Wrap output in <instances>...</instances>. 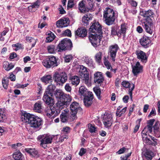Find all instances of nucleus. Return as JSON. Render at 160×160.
Returning a JSON list of instances; mask_svg holds the SVG:
<instances>
[{"label":"nucleus","instance_id":"bf43d9fd","mask_svg":"<svg viewBox=\"0 0 160 160\" xmlns=\"http://www.w3.org/2000/svg\"><path fill=\"white\" fill-rule=\"evenodd\" d=\"M128 3H129L132 6L136 7L137 6V2L133 0H128Z\"/></svg>","mask_w":160,"mask_h":160},{"label":"nucleus","instance_id":"e2e57ef3","mask_svg":"<svg viewBox=\"0 0 160 160\" xmlns=\"http://www.w3.org/2000/svg\"><path fill=\"white\" fill-rule=\"evenodd\" d=\"M65 90L68 92H70L71 91L72 88L70 85L69 83H67L65 86Z\"/></svg>","mask_w":160,"mask_h":160},{"label":"nucleus","instance_id":"1a4fd4ad","mask_svg":"<svg viewBox=\"0 0 160 160\" xmlns=\"http://www.w3.org/2000/svg\"><path fill=\"white\" fill-rule=\"evenodd\" d=\"M38 141L40 142V145L44 148L47 147V144L51 143L52 138L51 136L46 135H39L37 138Z\"/></svg>","mask_w":160,"mask_h":160},{"label":"nucleus","instance_id":"ea45409f","mask_svg":"<svg viewBox=\"0 0 160 160\" xmlns=\"http://www.w3.org/2000/svg\"><path fill=\"white\" fill-rule=\"evenodd\" d=\"M79 93L81 94V95L83 96H86V93L88 92L87 91V88L83 86H81L79 89Z\"/></svg>","mask_w":160,"mask_h":160},{"label":"nucleus","instance_id":"79ce46f5","mask_svg":"<svg viewBox=\"0 0 160 160\" xmlns=\"http://www.w3.org/2000/svg\"><path fill=\"white\" fill-rule=\"evenodd\" d=\"M152 132V128L151 126L147 125L145 127L142 132V134H147V133H151Z\"/></svg>","mask_w":160,"mask_h":160},{"label":"nucleus","instance_id":"2eb2a0df","mask_svg":"<svg viewBox=\"0 0 160 160\" xmlns=\"http://www.w3.org/2000/svg\"><path fill=\"white\" fill-rule=\"evenodd\" d=\"M93 99V95L92 92H88L87 94L84 98V102L85 105L86 107H89L92 103V100Z\"/></svg>","mask_w":160,"mask_h":160},{"label":"nucleus","instance_id":"37998d69","mask_svg":"<svg viewBox=\"0 0 160 160\" xmlns=\"http://www.w3.org/2000/svg\"><path fill=\"white\" fill-rule=\"evenodd\" d=\"M26 39L27 42L31 43L32 47L34 46L36 43V41L35 39L30 37H26Z\"/></svg>","mask_w":160,"mask_h":160},{"label":"nucleus","instance_id":"2f4dec72","mask_svg":"<svg viewBox=\"0 0 160 160\" xmlns=\"http://www.w3.org/2000/svg\"><path fill=\"white\" fill-rule=\"evenodd\" d=\"M92 16L91 14H85L82 18V21L83 23L87 25L88 24V21L92 19Z\"/></svg>","mask_w":160,"mask_h":160},{"label":"nucleus","instance_id":"338daca9","mask_svg":"<svg viewBox=\"0 0 160 160\" xmlns=\"http://www.w3.org/2000/svg\"><path fill=\"white\" fill-rule=\"evenodd\" d=\"M132 87L131 88H129V94L130 95L131 98H132V91L134 89L135 87V85L133 83H132Z\"/></svg>","mask_w":160,"mask_h":160},{"label":"nucleus","instance_id":"13d9d810","mask_svg":"<svg viewBox=\"0 0 160 160\" xmlns=\"http://www.w3.org/2000/svg\"><path fill=\"white\" fill-rule=\"evenodd\" d=\"M88 127L89 129V131L91 132H95L96 131V128L95 127L91 124H89Z\"/></svg>","mask_w":160,"mask_h":160},{"label":"nucleus","instance_id":"6ab92c4d","mask_svg":"<svg viewBox=\"0 0 160 160\" xmlns=\"http://www.w3.org/2000/svg\"><path fill=\"white\" fill-rule=\"evenodd\" d=\"M132 72L134 76H137L142 70V67L141 65L139 62H137L135 65L132 66Z\"/></svg>","mask_w":160,"mask_h":160},{"label":"nucleus","instance_id":"5701e85b","mask_svg":"<svg viewBox=\"0 0 160 160\" xmlns=\"http://www.w3.org/2000/svg\"><path fill=\"white\" fill-rule=\"evenodd\" d=\"M78 9L80 12L81 13H85L88 12L90 8L85 6V4L83 1H80L78 4Z\"/></svg>","mask_w":160,"mask_h":160},{"label":"nucleus","instance_id":"9b49d317","mask_svg":"<svg viewBox=\"0 0 160 160\" xmlns=\"http://www.w3.org/2000/svg\"><path fill=\"white\" fill-rule=\"evenodd\" d=\"M119 49V48L117 44L111 45L109 48L108 53L113 62L116 60L117 53Z\"/></svg>","mask_w":160,"mask_h":160},{"label":"nucleus","instance_id":"dca6fc26","mask_svg":"<svg viewBox=\"0 0 160 160\" xmlns=\"http://www.w3.org/2000/svg\"><path fill=\"white\" fill-rule=\"evenodd\" d=\"M69 21L68 18H63L57 21V26L58 28L64 27L67 26L69 24Z\"/></svg>","mask_w":160,"mask_h":160},{"label":"nucleus","instance_id":"052dcab7","mask_svg":"<svg viewBox=\"0 0 160 160\" xmlns=\"http://www.w3.org/2000/svg\"><path fill=\"white\" fill-rule=\"evenodd\" d=\"M151 137L152 141V145L155 146L158 144V141L157 139L150 135L149 136Z\"/></svg>","mask_w":160,"mask_h":160},{"label":"nucleus","instance_id":"f8f14e48","mask_svg":"<svg viewBox=\"0 0 160 160\" xmlns=\"http://www.w3.org/2000/svg\"><path fill=\"white\" fill-rule=\"evenodd\" d=\"M90 33H98L102 34V27L98 22H95L92 23L89 29Z\"/></svg>","mask_w":160,"mask_h":160},{"label":"nucleus","instance_id":"bb28decb","mask_svg":"<svg viewBox=\"0 0 160 160\" xmlns=\"http://www.w3.org/2000/svg\"><path fill=\"white\" fill-rule=\"evenodd\" d=\"M159 123L158 122L155 123L153 126V132L155 134V135L157 137H160V132L159 131Z\"/></svg>","mask_w":160,"mask_h":160},{"label":"nucleus","instance_id":"ddd939ff","mask_svg":"<svg viewBox=\"0 0 160 160\" xmlns=\"http://www.w3.org/2000/svg\"><path fill=\"white\" fill-rule=\"evenodd\" d=\"M54 107H47L45 109V112L48 117L54 118L58 115L59 110L57 111Z\"/></svg>","mask_w":160,"mask_h":160},{"label":"nucleus","instance_id":"412c9836","mask_svg":"<svg viewBox=\"0 0 160 160\" xmlns=\"http://www.w3.org/2000/svg\"><path fill=\"white\" fill-rule=\"evenodd\" d=\"M87 30L84 28H78L75 32V35L81 38H84L87 35Z\"/></svg>","mask_w":160,"mask_h":160},{"label":"nucleus","instance_id":"a18cd8bd","mask_svg":"<svg viewBox=\"0 0 160 160\" xmlns=\"http://www.w3.org/2000/svg\"><path fill=\"white\" fill-rule=\"evenodd\" d=\"M55 38V36L53 33H51L49 34H48V36L46 38V42H49L52 41Z\"/></svg>","mask_w":160,"mask_h":160},{"label":"nucleus","instance_id":"4be33fe9","mask_svg":"<svg viewBox=\"0 0 160 160\" xmlns=\"http://www.w3.org/2000/svg\"><path fill=\"white\" fill-rule=\"evenodd\" d=\"M136 53L138 59L141 60L142 62H146L147 60V58L146 53L145 52L140 50L136 51Z\"/></svg>","mask_w":160,"mask_h":160},{"label":"nucleus","instance_id":"b1692460","mask_svg":"<svg viewBox=\"0 0 160 160\" xmlns=\"http://www.w3.org/2000/svg\"><path fill=\"white\" fill-rule=\"evenodd\" d=\"M25 150L32 157L37 158L39 156L38 151L35 148H26Z\"/></svg>","mask_w":160,"mask_h":160},{"label":"nucleus","instance_id":"7ed1b4c3","mask_svg":"<svg viewBox=\"0 0 160 160\" xmlns=\"http://www.w3.org/2000/svg\"><path fill=\"white\" fill-rule=\"evenodd\" d=\"M103 17L105 23L108 25H112L114 23L116 17L115 12L110 8H106L103 12Z\"/></svg>","mask_w":160,"mask_h":160},{"label":"nucleus","instance_id":"f704fd0d","mask_svg":"<svg viewBox=\"0 0 160 160\" xmlns=\"http://www.w3.org/2000/svg\"><path fill=\"white\" fill-rule=\"evenodd\" d=\"M122 107H118L117 110L116 115L117 116H118L119 117H120L122 114H124L127 110V108L126 107H124L121 110Z\"/></svg>","mask_w":160,"mask_h":160},{"label":"nucleus","instance_id":"20e7f679","mask_svg":"<svg viewBox=\"0 0 160 160\" xmlns=\"http://www.w3.org/2000/svg\"><path fill=\"white\" fill-rule=\"evenodd\" d=\"M55 88L56 87L52 84L49 85L46 88L42 98L46 104L49 105L53 103L54 100L51 96H52Z\"/></svg>","mask_w":160,"mask_h":160},{"label":"nucleus","instance_id":"423d86ee","mask_svg":"<svg viewBox=\"0 0 160 160\" xmlns=\"http://www.w3.org/2000/svg\"><path fill=\"white\" fill-rule=\"evenodd\" d=\"M126 29V26L122 24L121 25L120 29L117 26L112 27L111 28V35L113 36L117 35L119 37H120L121 35H122L124 37H125Z\"/></svg>","mask_w":160,"mask_h":160},{"label":"nucleus","instance_id":"5fc2aeb1","mask_svg":"<svg viewBox=\"0 0 160 160\" xmlns=\"http://www.w3.org/2000/svg\"><path fill=\"white\" fill-rule=\"evenodd\" d=\"M122 85L123 87L125 88H130V86H132V84L128 82L127 81H123L122 82Z\"/></svg>","mask_w":160,"mask_h":160},{"label":"nucleus","instance_id":"f257e3e1","mask_svg":"<svg viewBox=\"0 0 160 160\" xmlns=\"http://www.w3.org/2000/svg\"><path fill=\"white\" fill-rule=\"evenodd\" d=\"M22 121L27 122L33 128H38L42 124L41 119L38 117L29 113H25L22 116Z\"/></svg>","mask_w":160,"mask_h":160},{"label":"nucleus","instance_id":"3c124183","mask_svg":"<svg viewBox=\"0 0 160 160\" xmlns=\"http://www.w3.org/2000/svg\"><path fill=\"white\" fill-rule=\"evenodd\" d=\"M48 52L50 53H53L55 52V47L53 45H50L47 47Z\"/></svg>","mask_w":160,"mask_h":160},{"label":"nucleus","instance_id":"72a5a7b5","mask_svg":"<svg viewBox=\"0 0 160 160\" xmlns=\"http://www.w3.org/2000/svg\"><path fill=\"white\" fill-rule=\"evenodd\" d=\"M144 155L146 159L148 160H152L154 156L153 152L150 150H146Z\"/></svg>","mask_w":160,"mask_h":160},{"label":"nucleus","instance_id":"cd10ccee","mask_svg":"<svg viewBox=\"0 0 160 160\" xmlns=\"http://www.w3.org/2000/svg\"><path fill=\"white\" fill-rule=\"evenodd\" d=\"M42 103L41 102H38L34 104L33 110L36 112L40 113L41 112Z\"/></svg>","mask_w":160,"mask_h":160},{"label":"nucleus","instance_id":"680f3d73","mask_svg":"<svg viewBox=\"0 0 160 160\" xmlns=\"http://www.w3.org/2000/svg\"><path fill=\"white\" fill-rule=\"evenodd\" d=\"M31 6L34 8H38L40 6V3L38 0L34 2Z\"/></svg>","mask_w":160,"mask_h":160},{"label":"nucleus","instance_id":"4468645a","mask_svg":"<svg viewBox=\"0 0 160 160\" xmlns=\"http://www.w3.org/2000/svg\"><path fill=\"white\" fill-rule=\"evenodd\" d=\"M113 122L112 117L111 114L105 113L103 116L102 122L106 128L111 127Z\"/></svg>","mask_w":160,"mask_h":160},{"label":"nucleus","instance_id":"a211bd4d","mask_svg":"<svg viewBox=\"0 0 160 160\" xmlns=\"http://www.w3.org/2000/svg\"><path fill=\"white\" fill-rule=\"evenodd\" d=\"M94 82L97 84H101L104 81V78L100 72H98L94 74Z\"/></svg>","mask_w":160,"mask_h":160},{"label":"nucleus","instance_id":"aec40b11","mask_svg":"<svg viewBox=\"0 0 160 160\" xmlns=\"http://www.w3.org/2000/svg\"><path fill=\"white\" fill-rule=\"evenodd\" d=\"M151 42L149 37L146 36H143L140 40V43L141 45L146 48L148 47Z\"/></svg>","mask_w":160,"mask_h":160},{"label":"nucleus","instance_id":"e433bc0d","mask_svg":"<svg viewBox=\"0 0 160 160\" xmlns=\"http://www.w3.org/2000/svg\"><path fill=\"white\" fill-rule=\"evenodd\" d=\"M65 94V93L61 90H56L55 96L56 98H59L61 100L62 98L63 99V98H64Z\"/></svg>","mask_w":160,"mask_h":160},{"label":"nucleus","instance_id":"f03ea898","mask_svg":"<svg viewBox=\"0 0 160 160\" xmlns=\"http://www.w3.org/2000/svg\"><path fill=\"white\" fill-rule=\"evenodd\" d=\"M153 14V12L150 10H149L148 11H143L142 15L144 17H146L144 20L143 27L145 28L146 31L151 34L152 33V29L153 27L152 20L150 17L152 18V16Z\"/></svg>","mask_w":160,"mask_h":160},{"label":"nucleus","instance_id":"58836bf2","mask_svg":"<svg viewBox=\"0 0 160 160\" xmlns=\"http://www.w3.org/2000/svg\"><path fill=\"white\" fill-rule=\"evenodd\" d=\"M43 65L47 68H51V66L50 64V59L49 57L47 58L44 59L42 62Z\"/></svg>","mask_w":160,"mask_h":160},{"label":"nucleus","instance_id":"9d476101","mask_svg":"<svg viewBox=\"0 0 160 160\" xmlns=\"http://www.w3.org/2000/svg\"><path fill=\"white\" fill-rule=\"evenodd\" d=\"M102 35L98 33H92L90 34L89 40L92 45L95 47H96L100 45Z\"/></svg>","mask_w":160,"mask_h":160},{"label":"nucleus","instance_id":"c756f323","mask_svg":"<svg viewBox=\"0 0 160 160\" xmlns=\"http://www.w3.org/2000/svg\"><path fill=\"white\" fill-rule=\"evenodd\" d=\"M14 66L12 63L10 64L7 61H4L3 63V67L4 69L7 71H9L12 69Z\"/></svg>","mask_w":160,"mask_h":160},{"label":"nucleus","instance_id":"473e14b6","mask_svg":"<svg viewBox=\"0 0 160 160\" xmlns=\"http://www.w3.org/2000/svg\"><path fill=\"white\" fill-rule=\"evenodd\" d=\"M52 77L51 75H47L42 77L41 78V80L42 82L47 84L49 83V82H52Z\"/></svg>","mask_w":160,"mask_h":160},{"label":"nucleus","instance_id":"c85d7f7f","mask_svg":"<svg viewBox=\"0 0 160 160\" xmlns=\"http://www.w3.org/2000/svg\"><path fill=\"white\" fill-rule=\"evenodd\" d=\"M49 57L51 67L57 66L58 65V64L56 57L53 56H50Z\"/></svg>","mask_w":160,"mask_h":160},{"label":"nucleus","instance_id":"393cba45","mask_svg":"<svg viewBox=\"0 0 160 160\" xmlns=\"http://www.w3.org/2000/svg\"><path fill=\"white\" fill-rule=\"evenodd\" d=\"M83 59L88 66L92 68L94 67V63L91 58L88 56H85L83 58Z\"/></svg>","mask_w":160,"mask_h":160},{"label":"nucleus","instance_id":"6e6552de","mask_svg":"<svg viewBox=\"0 0 160 160\" xmlns=\"http://www.w3.org/2000/svg\"><path fill=\"white\" fill-rule=\"evenodd\" d=\"M72 47V43L70 40L64 38L59 42L58 45V51L61 52L66 50H71Z\"/></svg>","mask_w":160,"mask_h":160},{"label":"nucleus","instance_id":"c03bdc74","mask_svg":"<svg viewBox=\"0 0 160 160\" xmlns=\"http://www.w3.org/2000/svg\"><path fill=\"white\" fill-rule=\"evenodd\" d=\"M103 62L104 65L108 69L110 68L112 69V67L110 63L106 57H104V58Z\"/></svg>","mask_w":160,"mask_h":160},{"label":"nucleus","instance_id":"603ef678","mask_svg":"<svg viewBox=\"0 0 160 160\" xmlns=\"http://www.w3.org/2000/svg\"><path fill=\"white\" fill-rule=\"evenodd\" d=\"M8 78H5L2 81V84L3 88L5 89H7L8 88Z\"/></svg>","mask_w":160,"mask_h":160},{"label":"nucleus","instance_id":"864d4df0","mask_svg":"<svg viewBox=\"0 0 160 160\" xmlns=\"http://www.w3.org/2000/svg\"><path fill=\"white\" fill-rule=\"evenodd\" d=\"M81 76L83 78V80L85 81V83L88 84L89 82V75L88 73L84 74L82 76Z\"/></svg>","mask_w":160,"mask_h":160},{"label":"nucleus","instance_id":"39448f33","mask_svg":"<svg viewBox=\"0 0 160 160\" xmlns=\"http://www.w3.org/2000/svg\"><path fill=\"white\" fill-rule=\"evenodd\" d=\"M71 117L72 120L77 118L76 114L82 112V109L79 103L77 102H73L70 106Z\"/></svg>","mask_w":160,"mask_h":160},{"label":"nucleus","instance_id":"0eeeda50","mask_svg":"<svg viewBox=\"0 0 160 160\" xmlns=\"http://www.w3.org/2000/svg\"><path fill=\"white\" fill-rule=\"evenodd\" d=\"M53 79L55 82L60 85H62L66 82L68 79L67 74L65 72H56L54 74Z\"/></svg>","mask_w":160,"mask_h":160},{"label":"nucleus","instance_id":"a878e982","mask_svg":"<svg viewBox=\"0 0 160 160\" xmlns=\"http://www.w3.org/2000/svg\"><path fill=\"white\" fill-rule=\"evenodd\" d=\"M13 158L14 160H24V157L19 151H16L13 154Z\"/></svg>","mask_w":160,"mask_h":160},{"label":"nucleus","instance_id":"f3484780","mask_svg":"<svg viewBox=\"0 0 160 160\" xmlns=\"http://www.w3.org/2000/svg\"><path fill=\"white\" fill-rule=\"evenodd\" d=\"M68 105V102L63 101V100H58L56 103V106L54 107L57 111H59L58 114L60 112V111Z\"/></svg>","mask_w":160,"mask_h":160},{"label":"nucleus","instance_id":"0e129e2a","mask_svg":"<svg viewBox=\"0 0 160 160\" xmlns=\"http://www.w3.org/2000/svg\"><path fill=\"white\" fill-rule=\"evenodd\" d=\"M63 35L65 36H67L68 37H70L71 36V32L69 29H67L63 33Z\"/></svg>","mask_w":160,"mask_h":160},{"label":"nucleus","instance_id":"69168bd1","mask_svg":"<svg viewBox=\"0 0 160 160\" xmlns=\"http://www.w3.org/2000/svg\"><path fill=\"white\" fill-rule=\"evenodd\" d=\"M126 149L125 147H123L120 149L118 152H116V153L120 154L123 153L126 151Z\"/></svg>","mask_w":160,"mask_h":160},{"label":"nucleus","instance_id":"de8ad7c7","mask_svg":"<svg viewBox=\"0 0 160 160\" xmlns=\"http://www.w3.org/2000/svg\"><path fill=\"white\" fill-rule=\"evenodd\" d=\"M93 90L96 95H97L98 98L99 99H101V90L100 88L98 87L95 88H93Z\"/></svg>","mask_w":160,"mask_h":160},{"label":"nucleus","instance_id":"8fccbe9b","mask_svg":"<svg viewBox=\"0 0 160 160\" xmlns=\"http://www.w3.org/2000/svg\"><path fill=\"white\" fill-rule=\"evenodd\" d=\"M63 101H65V102H68V105L69 104V103L72 100L71 96L69 94H65L64 98H63Z\"/></svg>","mask_w":160,"mask_h":160},{"label":"nucleus","instance_id":"6e6d98bb","mask_svg":"<svg viewBox=\"0 0 160 160\" xmlns=\"http://www.w3.org/2000/svg\"><path fill=\"white\" fill-rule=\"evenodd\" d=\"M72 56L71 55H66L64 58L65 61L67 62H69L72 59Z\"/></svg>","mask_w":160,"mask_h":160},{"label":"nucleus","instance_id":"7c9ffc66","mask_svg":"<svg viewBox=\"0 0 160 160\" xmlns=\"http://www.w3.org/2000/svg\"><path fill=\"white\" fill-rule=\"evenodd\" d=\"M70 82L72 85L77 86L80 82V79L77 76H74L71 78Z\"/></svg>","mask_w":160,"mask_h":160},{"label":"nucleus","instance_id":"49530a36","mask_svg":"<svg viewBox=\"0 0 160 160\" xmlns=\"http://www.w3.org/2000/svg\"><path fill=\"white\" fill-rule=\"evenodd\" d=\"M79 75L80 76H82L84 74L87 73L86 68L83 66H81L79 70Z\"/></svg>","mask_w":160,"mask_h":160},{"label":"nucleus","instance_id":"a19ab883","mask_svg":"<svg viewBox=\"0 0 160 160\" xmlns=\"http://www.w3.org/2000/svg\"><path fill=\"white\" fill-rule=\"evenodd\" d=\"M102 54V53L101 52H99L97 53L95 56V61L98 63H100L101 62Z\"/></svg>","mask_w":160,"mask_h":160},{"label":"nucleus","instance_id":"4c0bfd02","mask_svg":"<svg viewBox=\"0 0 160 160\" xmlns=\"http://www.w3.org/2000/svg\"><path fill=\"white\" fill-rule=\"evenodd\" d=\"M68 109H66L64 110L65 112H62L60 115L61 121L64 122L67 121V113L68 111Z\"/></svg>","mask_w":160,"mask_h":160},{"label":"nucleus","instance_id":"c9c22d12","mask_svg":"<svg viewBox=\"0 0 160 160\" xmlns=\"http://www.w3.org/2000/svg\"><path fill=\"white\" fill-rule=\"evenodd\" d=\"M143 142L147 145H152V141L148 137L147 134H142Z\"/></svg>","mask_w":160,"mask_h":160},{"label":"nucleus","instance_id":"09e8293b","mask_svg":"<svg viewBox=\"0 0 160 160\" xmlns=\"http://www.w3.org/2000/svg\"><path fill=\"white\" fill-rule=\"evenodd\" d=\"M6 119V117L4 112L0 109V122H4Z\"/></svg>","mask_w":160,"mask_h":160},{"label":"nucleus","instance_id":"774afa93","mask_svg":"<svg viewBox=\"0 0 160 160\" xmlns=\"http://www.w3.org/2000/svg\"><path fill=\"white\" fill-rule=\"evenodd\" d=\"M22 144L21 143H18L17 144H12L11 146L12 147L14 148H17L18 147H20L22 145Z\"/></svg>","mask_w":160,"mask_h":160},{"label":"nucleus","instance_id":"4d7b16f0","mask_svg":"<svg viewBox=\"0 0 160 160\" xmlns=\"http://www.w3.org/2000/svg\"><path fill=\"white\" fill-rule=\"evenodd\" d=\"M75 5V3L73 0H69L68 2V8H71L73 7Z\"/></svg>","mask_w":160,"mask_h":160}]
</instances>
